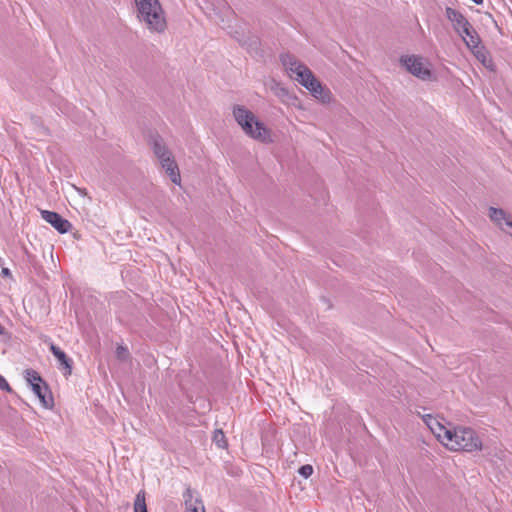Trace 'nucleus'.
I'll use <instances>...</instances> for the list:
<instances>
[{
    "mask_svg": "<svg viewBox=\"0 0 512 512\" xmlns=\"http://www.w3.org/2000/svg\"><path fill=\"white\" fill-rule=\"evenodd\" d=\"M232 115L245 135L261 143L271 142V131L259 121L255 114L244 105L236 104L232 107Z\"/></svg>",
    "mask_w": 512,
    "mask_h": 512,
    "instance_id": "obj_1",
    "label": "nucleus"
},
{
    "mask_svg": "<svg viewBox=\"0 0 512 512\" xmlns=\"http://www.w3.org/2000/svg\"><path fill=\"white\" fill-rule=\"evenodd\" d=\"M137 18L154 33H163L167 28L164 10L159 0H134Z\"/></svg>",
    "mask_w": 512,
    "mask_h": 512,
    "instance_id": "obj_2",
    "label": "nucleus"
},
{
    "mask_svg": "<svg viewBox=\"0 0 512 512\" xmlns=\"http://www.w3.org/2000/svg\"><path fill=\"white\" fill-rule=\"evenodd\" d=\"M280 61L290 78L297 81L308 91L319 83L312 71L301 63L294 55L283 53L280 55Z\"/></svg>",
    "mask_w": 512,
    "mask_h": 512,
    "instance_id": "obj_3",
    "label": "nucleus"
},
{
    "mask_svg": "<svg viewBox=\"0 0 512 512\" xmlns=\"http://www.w3.org/2000/svg\"><path fill=\"white\" fill-rule=\"evenodd\" d=\"M451 440L445 443L451 450L473 452L482 448V442L476 432L468 427H458L452 430Z\"/></svg>",
    "mask_w": 512,
    "mask_h": 512,
    "instance_id": "obj_4",
    "label": "nucleus"
},
{
    "mask_svg": "<svg viewBox=\"0 0 512 512\" xmlns=\"http://www.w3.org/2000/svg\"><path fill=\"white\" fill-rule=\"evenodd\" d=\"M400 63L408 72L421 80H429L432 76L431 70L424 66L422 58L419 56H401Z\"/></svg>",
    "mask_w": 512,
    "mask_h": 512,
    "instance_id": "obj_5",
    "label": "nucleus"
},
{
    "mask_svg": "<svg viewBox=\"0 0 512 512\" xmlns=\"http://www.w3.org/2000/svg\"><path fill=\"white\" fill-rule=\"evenodd\" d=\"M423 419L426 425L431 430V432L438 438L440 442H442L445 445V443L448 442V440H451V429L445 427L435 417L429 414L425 415Z\"/></svg>",
    "mask_w": 512,
    "mask_h": 512,
    "instance_id": "obj_6",
    "label": "nucleus"
},
{
    "mask_svg": "<svg viewBox=\"0 0 512 512\" xmlns=\"http://www.w3.org/2000/svg\"><path fill=\"white\" fill-rule=\"evenodd\" d=\"M41 216L61 234L67 233L72 227L71 223L57 212L42 210Z\"/></svg>",
    "mask_w": 512,
    "mask_h": 512,
    "instance_id": "obj_7",
    "label": "nucleus"
},
{
    "mask_svg": "<svg viewBox=\"0 0 512 512\" xmlns=\"http://www.w3.org/2000/svg\"><path fill=\"white\" fill-rule=\"evenodd\" d=\"M445 14L447 19L453 24V28L457 33L467 32L468 29H470L469 21L459 11L451 7H446Z\"/></svg>",
    "mask_w": 512,
    "mask_h": 512,
    "instance_id": "obj_8",
    "label": "nucleus"
},
{
    "mask_svg": "<svg viewBox=\"0 0 512 512\" xmlns=\"http://www.w3.org/2000/svg\"><path fill=\"white\" fill-rule=\"evenodd\" d=\"M489 217L502 231L512 236V232L504 228L505 225L512 229V219L503 209L490 207Z\"/></svg>",
    "mask_w": 512,
    "mask_h": 512,
    "instance_id": "obj_9",
    "label": "nucleus"
},
{
    "mask_svg": "<svg viewBox=\"0 0 512 512\" xmlns=\"http://www.w3.org/2000/svg\"><path fill=\"white\" fill-rule=\"evenodd\" d=\"M160 164H161L162 168L165 170L166 174L169 176L170 180L174 184L180 185L181 184L180 171H179L178 165H177L176 161L174 160L172 154L163 158L162 160H160Z\"/></svg>",
    "mask_w": 512,
    "mask_h": 512,
    "instance_id": "obj_10",
    "label": "nucleus"
},
{
    "mask_svg": "<svg viewBox=\"0 0 512 512\" xmlns=\"http://www.w3.org/2000/svg\"><path fill=\"white\" fill-rule=\"evenodd\" d=\"M31 389L45 408L52 407L53 398L51 396L49 387L45 382L41 384H35L33 387H31Z\"/></svg>",
    "mask_w": 512,
    "mask_h": 512,
    "instance_id": "obj_11",
    "label": "nucleus"
},
{
    "mask_svg": "<svg viewBox=\"0 0 512 512\" xmlns=\"http://www.w3.org/2000/svg\"><path fill=\"white\" fill-rule=\"evenodd\" d=\"M51 353L56 357L59 364L63 366L65 369V375H70L72 373V360L62 351L58 346L51 343L50 345Z\"/></svg>",
    "mask_w": 512,
    "mask_h": 512,
    "instance_id": "obj_12",
    "label": "nucleus"
},
{
    "mask_svg": "<svg viewBox=\"0 0 512 512\" xmlns=\"http://www.w3.org/2000/svg\"><path fill=\"white\" fill-rule=\"evenodd\" d=\"M151 145L153 152L159 161L172 154L159 135L151 138Z\"/></svg>",
    "mask_w": 512,
    "mask_h": 512,
    "instance_id": "obj_13",
    "label": "nucleus"
},
{
    "mask_svg": "<svg viewBox=\"0 0 512 512\" xmlns=\"http://www.w3.org/2000/svg\"><path fill=\"white\" fill-rule=\"evenodd\" d=\"M458 34L463 38L468 48L474 49L479 46L480 38L471 24L467 32H458Z\"/></svg>",
    "mask_w": 512,
    "mask_h": 512,
    "instance_id": "obj_14",
    "label": "nucleus"
},
{
    "mask_svg": "<svg viewBox=\"0 0 512 512\" xmlns=\"http://www.w3.org/2000/svg\"><path fill=\"white\" fill-rule=\"evenodd\" d=\"M309 92L323 103H328L331 100V92L329 89L325 88L320 81L317 85L312 87Z\"/></svg>",
    "mask_w": 512,
    "mask_h": 512,
    "instance_id": "obj_15",
    "label": "nucleus"
},
{
    "mask_svg": "<svg viewBox=\"0 0 512 512\" xmlns=\"http://www.w3.org/2000/svg\"><path fill=\"white\" fill-rule=\"evenodd\" d=\"M309 92L323 103H328L331 100V92L329 89L325 88L320 81L317 85L312 87Z\"/></svg>",
    "mask_w": 512,
    "mask_h": 512,
    "instance_id": "obj_16",
    "label": "nucleus"
},
{
    "mask_svg": "<svg viewBox=\"0 0 512 512\" xmlns=\"http://www.w3.org/2000/svg\"><path fill=\"white\" fill-rule=\"evenodd\" d=\"M270 90L274 93L275 96H277L282 101L285 100L289 96V91L287 88H285L280 82L276 80H271L270 83Z\"/></svg>",
    "mask_w": 512,
    "mask_h": 512,
    "instance_id": "obj_17",
    "label": "nucleus"
},
{
    "mask_svg": "<svg viewBox=\"0 0 512 512\" xmlns=\"http://www.w3.org/2000/svg\"><path fill=\"white\" fill-rule=\"evenodd\" d=\"M185 499V505L187 512L190 511L191 508L196 507L197 505H203L199 499H194L193 494L190 488H188L183 494Z\"/></svg>",
    "mask_w": 512,
    "mask_h": 512,
    "instance_id": "obj_18",
    "label": "nucleus"
},
{
    "mask_svg": "<svg viewBox=\"0 0 512 512\" xmlns=\"http://www.w3.org/2000/svg\"><path fill=\"white\" fill-rule=\"evenodd\" d=\"M134 512H148L145 502L144 491L138 492L134 501Z\"/></svg>",
    "mask_w": 512,
    "mask_h": 512,
    "instance_id": "obj_19",
    "label": "nucleus"
},
{
    "mask_svg": "<svg viewBox=\"0 0 512 512\" xmlns=\"http://www.w3.org/2000/svg\"><path fill=\"white\" fill-rule=\"evenodd\" d=\"M25 378L31 387L35 384H41L44 382L39 373L33 369H27L25 371Z\"/></svg>",
    "mask_w": 512,
    "mask_h": 512,
    "instance_id": "obj_20",
    "label": "nucleus"
},
{
    "mask_svg": "<svg viewBox=\"0 0 512 512\" xmlns=\"http://www.w3.org/2000/svg\"><path fill=\"white\" fill-rule=\"evenodd\" d=\"M25 378L31 387L35 384H41L44 382L39 373L33 369H27L25 371Z\"/></svg>",
    "mask_w": 512,
    "mask_h": 512,
    "instance_id": "obj_21",
    "label": "nucleus"
},
{
    "mask_svg": "<svg viewBox=\"0 0 512 512\" xmlns=\"http://www.w3.org/2000/svg\"><path fill=\"white\" fill-rule=\"evenodd\" d=\"M213 442L219 448H225L227 446L226 437L222 430H215L213 435Z\"/></svg>",
    "mask_w": 512,
    "mask_h": 512,
    "instance_id": "obj_22",
    "label": "nucleus"
},
{
    "mask_svg": "<svg viewBox=\"0 0 512 512\" xmlns=\"http://www.w3.org/2000/svg\"><path fill=\"white\" fill-rule=\"evenodd\" d=\"M116 357L120 361L128 360V358L130 357V353H129V350L127 349V347L119 345L116 348Z\"/></svg>",
    "mask_w": 512,
    "mask_h": 512,
    "instance_id": "obj_23",
    "label": "nucleus"
},
{
    "mask_svg": "<svg viewBox=\"0 0 512 512\" xmlns=\"http://www.w3.org/2000/svg\"><path fill=\"white\" fill-rule=\"evenodd\" d=\"M298 472L303 478L307 479L312 475L313 467L309 464H306V465L301 466L299 468Z\"/></svg>",
    "mask_w": 512,
    "mask_h": 512,
    "instance_id": "obj_24",
    "label": "nucleus"
},
{
    "mask_svg": "<svg viewBox=\"0 0 512 512\" xmlns=\"http://www.w3.org/2000/svg\"><path fill=\"white\" fill-rule=\"evenodd\" d=\"M0 390L12 392V388L6 381V379L0 374Z\"/></svg>",
    "mask_w": 512,
    "mask_h": 512,
    "instance_id": "obj_25",
    "label": "nucleus"
},
{
    "mask_svg": "<svg viewBox=\"0 0 512 512\" xmlns=\"http://www.w3.org/2000/svg\"><path fill=\"white\" fill-rule=\"evenodd\" d=\"M257 46H258V39L257 38H253L251 40V43L249 44L248 48H255L256 49Z\"/></svg>",
    "mask_w": 512,
    "mask_h": 512,
    "instance_id": "obj_26",
    "label": "nucleus"
},
{
    "mask_svg": "<svg viewBox=\"0 0 512 512\" xmlns=\"http://www.w3.org/2000/svg\"><path fill=\"white\" fill-rule=\"evenodd\" d=\"M2 274L5 275V276L10 275L9 269L8 268H3L2 269Z\"/></svg>",
    "mask_w": 512,
    "mask_h": 512,
    "instance_id": "obj_27",
    "label": "nucleus"
},
{
    "mask_svg": "<svg viewBox=\"0 0 512 512\" xmlns=\"http://www.w3.org/2000/svg\"><path fill=\"white\" fill-rule=\"evenodd\" d=\"M471 1L477 5H481L483 3V0H471Z\"/></svg>",
    "mask_w": 512,
    "mask_h": 512,
    "instance_id": "obj_28",
    "label": "nucleus"
},
{
    "mask_svg": "<svg viewBox=\"0 0 512 512\" xmlns=\"http://www.w3.org/2000/svg\"><path fill=\"white\" fill-rule=\"evenodd\" d=\"M3 330L4 329H3L2 325L0 324V334H3Z\"/></svg>",
    "mask_w": 512,
    "mask_h": 512,
    "instance_id": "obj_29",
    "label": "nucleus"
}]
</instances>
